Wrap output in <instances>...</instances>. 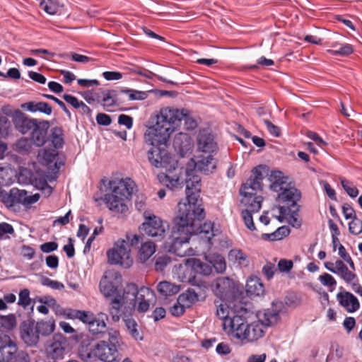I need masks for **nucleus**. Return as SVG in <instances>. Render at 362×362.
<instances>
[{
    "label": "nucleus",
    "mask_w": 362,
    "mask_h": 362,
    "mask_svg": "<svg viewBox=\"0 0 362 362\" xmlns=\"http://www.w3.org/2000/svg\"><path fill=\"white\" fill-rule=\"evenodd\" d=\"M40 283L45 286H47L55 290H61L64 288V286L62 283L55 280H52L49 278L45 276H42L40 278Z\"/></svg>",
    "instance_id": "nucleus-54"
},
{
    "label": "nucleus",
    "mask_w": 362,
    "mask_h": 362,
    "mask_svg": "<svg viewBox=\"0 0 362 362\" xmlns=\"http://www.w3.org/2000/svg\"><path fill=\"white\" fill-rule=\"evenodd\" d=\"M66 340L61 334L54 335L47 342L46 351L47 356L53 360L62 359L66 348Z\"/></svg>",
    "instance_id": "nucleus-15"
},
{
    "label": "nucleus",
    "mask_w": 362,
    "mask_h": 362,
    "mask_svg": "<svg viewBox=\"0 0 362 362\" xmlns=\"http://www.w3.org/2000/svg\"><path fill=\"white\" fill-rule=\"evenodd\" d=\"M349 230L354 235H359L362 233V221L356 217L349 223Z\"/></svg>",
    "instance_id": "nucleus-55"
},
{
    "label": "nucleus",
    "mask_w": 362,
    "mask_h": 362,
    "mask_svg": "<svg viewBox=\"0 0 362 362\" xmlns=\"http://www.w3.org/2000/svg\"><path fill=\"white\" fill-rule=\"evenodd\" d=\"M32 143L29 138H21L16 143V149L19 153L28 152L31 148Z\"/></svg>",
    "instance_id": "nucleus-53"
},
{
    "label": "nucleus",
    "mask_w": 362,
    "mask_h": 362,
    "mask_svg": "<svg viewBox=\"0 0 362 362\" xmlns=\"http://www.w3.org/2000/svg\"><path fill=\"white\" fill-rule=\"evenodd\" d=\"M337 300L348 313H354L360 308L358 298L350 292L339 293L337 295Z\"/></svg>",
    "instance_id": "nucleus-20"
},
{
    "label": "nucleus",
    "mask_w": 362,
    "mask_h": 362,
    "mask_svg": "<svg viewBox=\"0 0 362 362\" xmlns=\"http://www.w3.org/2000/svg\"><path fill=\"white\" fill-rule=\"evenodd\" d=\"M159 179L162 181L165 182L166 186L168 188L173 189L174 187H176L179 185V177H170L169 175H160L158 176Z\"/></svg>",
    "instance_id": "nucleus-59"
},
{
    "label": "nucleus",
    "mask_w": 362,
    "mask_h": 362,
    "mask_svg": "<svg viewBox=\"0 0 362 362\" xmlns=\"http://www.w3.org/2000/svg\"><path fill=\"white\" fill-rule=\"evenodd\" d=\"M50 139L55 148H62L64 143L62 129L59 127L52 128Z\"/></svg>",
    "instance_id": "nucleus-47"
},
{
    "label": "nucleus",
    "mask_w": 362,
    "mask_h": 362,
    "mask_svg": "<svg viewBox=\"0 0 362 362\" xmlns=\"http://www.w3.org/2000/svg\"><path fill=\"white\" fill-rule=\"evenodd\" d=\"M293 262L285 259H280L278 263V268L280 272H288L293 268Z\"/></svg>",
    "instance_id": "nucleus-63"
},
{
    "label": "nucleus",
    "mask_w": 362,
    "mask_h": 362,
    "mask_svg": "<svg viewBox=\"0 0 362 362\" xmlns=\"http://www.w3.org/2000/svg\"><path fill=\"white\" fill-rule=\"evenodd\" d=\"M108 342L100 341L95 344L96 359L104 362H119L118 349L122 343L119 332L111 329L108 331Z\"/></svg>",
    "instance_id": "nucleus-7"
},
{
    "label": "nucleus",
    "mask_w": 362,
    "mask_h": 362,
    "mask_svg": "<svg viewBox=\"0 0 362 362\" xmlns=\"http://www.w3.org/2000/svg\"><path fill=\"white\" fill-rule=\"evenodd\" d=\"M198 150L204 153L212 154L216 150L214 135L209 129H200L197 136Z\"/></svg>",
    "instance_id": "nucleus-16"
},
{
    "label": "nucleus",
    "mask_w": 362,
    "mask_h": 362,
    "mask_svg": "<svg viewBox=\"0 0 362 362\" xmlns=\"http://www.w3.org/2000/svg\"><path fill=\"white\" fill-rule=\"evenodd\" d=\"M246 291L250 296H259L264 294V288L258 278H250L247 281Z\"/></svg>",
    "instance_id": "nucleus-32"
},
{
    "label": "nucleus",
    "mask_w": 362,
    "mask_h": 362,
    "mask_svg": "<svg viewBox=\"0 0 362 362\" xmlns=\"http://www.w3.org/2000/svg\"><path fill=\"white\" fill-rule=\"evenodd\" d=\"M157 290L161 296L168 297L177 294L180 286L168 281H161L158 284Z\"/></svg>",
    "instance_id": "nucleus-36"
},
{
    "label": "nucleus",
    "mask_w": 362,
    "mask_h": 362,
    "mask_svg": "<svg viewBox=\"0 0 362 362\" xmlns=\"http://www.w3.org/2000/svg\"><path fill=\"white\" fill-rule=\"evenodd\" d=\"M11 362H30V356L23 351H18Z\"/></svg>",
    "instance_id": "nucleus-64"
},
{
    "label": "nucleus",
    "mask_w": 362,
    "mask_h": 362,
    "mask_svg": "<svg viewBox=\"0 0 362 362\" xmlns=\"http://www.w3.org/2000/svg\"><path fill=\"white\" fill-rule=\"evenodd\" d=\"M17 321L15 315H1V328L11 331L15 329Z\"/></svg>",
    "instance_id": "nucleus-50"
},
{
    "label": "nucleus",
    "mask_w": 362,
    "mask_h": 362,
    "mask_svg": "<svg viewBox=\"0 0 362 362\" xmlns=\"http://www.w3.org/2000/svg\"><path fill=\"white\" fill-rule=\"evenodd\" d=\"M15 191H18V189L13 188L10 190L9 193L1 190V202H3L7 208H11L20 204L18 193H16Z\"/></svg>",
    "instance_id": "nucleus-39"
},
{
    "label": "nucleus",
    "mask_w": 362,
    "mask_h": 362,
    "mask_svg": "<svg viewBox=\"0 0 362 362\" xmlns=\"http://www.w3.org/2000/svg\"><path fill=\"white\" fill-rule=\"evenodd\" d=\"M216 306V316L222 320V326L223 331L229 335L235 326V320L240 319L242 315L236 313L234 310L227 305L226 303L221 300L215 301Z\"/></svg>",
    "instance_id": "nucleus-13"
},
{
    "label": "nucleus",
    "mask_w": 362,
    "mask_h": 362,
    "mask_svg": "<svg viewBox=\"0 0 362 362\" xmlns=\"http://www.w3.org/2000/svg\"><path fill=\"white\" fill-rule=\"evenodd\" d=\"M173 147L182 157H184L192 151L193 147L192 141L189 134L180 132L174 137Z\"/></svg>",
    "instance_id": "nucleus-19"
},
{
    "label": "nucleus",
    "mask_w": 362,
    "mask_h": 362,
    "mask_svg": "<svg viewBox=\"0 0 362 362\" xmlns=\"http://www.w3.org/2000/svg\"><path fill=\"white\" fill-rule=\"evenodd\" d=\"M334 274L338 275L347 284L352 283L356 279V274L349 271L346 265L341 269L335 271Z\"/></svg>",
    "instance_id": "nucleus-51"
},
{
    "label": "nucleus",
    "mask_w": 362,
    "mask_h": 362,
    "mask_svg": "<svg viewBox=\"0 0 362 362\" xmlns=\"http://www.w3.org/2000/svg\"><path fill=\"white\" fill-rule=\"evenodd\" d=\"M118 123L120 125L125 126L128 129H130L133 126V118L129 115L122 114L118 117Z\"/></svg>",
    "instance_id": "nucleus-62"
},
{
    "label": "nucleus",
    "mask_w": 362,
    "mask_h": 362,
    "mask_svg": "<svg viewBox=\"0 0 362 362\" xmlns=\"http://www.w3.org/2000/svg\"><path fill=\"white\" fill-rule=\"evenodd\" d=\"M40 5L47 13L49 15L56 14L59 10L58 0H39Z\"/></svg>",
    "instance_id": "nucleus-45"
},
{
    "label": "nucleus",
    "mask_w": 362,
    "mask_h": 362,
    "mask_svg": "<svg viewBox=\"0 0 362 362\" xmlns=\"http://www.w3.org/2000/svg\"><path fill=\"white\" fill-rule=\"evenodd\" d=\"M242 216L246 227L250 230H255V226L253 221L252 212L243 210Z\"/></svg>",
    "instance_id": "nucleus-58"
},
{
    "label": "nucleus",
    "mask_w": 362,
    "mask_h": 362,
    "mask_svg": "<svg viewBox=\"0 0 362 362\" xmlns=\"http://www.w3.org/2000/svg\"><path fill=\"white\" fill-rule=\"evenodd\" d=\"M108 262L110 264H119L124 268H129L133 263L127 241L118 240L112 248L107 252Z\"/></svg>",
    "instance_id": "nucleus-9"
},
{
    "label": "nucleus",
    "mask_w": 362,
    "mask_h": 362,
    "mask_svg": "<svg viewBox=\"0 0 362 362\" xmlns=\"http://www.w3.org/2000/svg\"><path fill=\"white\" fill-rule=\"evenodd\" d=\"M205 260L212 265L216 273L223 274L226 269L224 257L218 253H209L205 255Z\"/></svg>",
    "instance_id": "nucleus-28"
},
{
    "label": "nucleus",
    "mask_w": 362,
    "mask_h": 362,
    "mask_svg": "<svg viewBox=\"0 0 362 362\" xmlns=\"http://www.w3.org/2000/svg\"><path fill=\"white\" fill-rule=\"evenodd\" d=\"M144 141L151 146L148 151V159L150 163L156 168H167L171 159L167 149L168 141H160L159 139L153 138L152 141H149L144 137Z\"/></svg>",
    "instance_id": "nucleus-8"
},
{
    "label": "nucleus",
    "mask_w": 362,
    "mask_h": 362,
    "mask_svg": "<svg viewBox=\"0 0 362 362\" xmlns=\"http://www.w3.org/2000/svg\"><path fill=\"white\" fill-rule=\"evenodd\" d=\"M97 101L107 111H111L110 107L116 104V93L112 90H104L96 93Z\"/></svg>",
    "instance_id": "nucleus-25"
},
{
    "label": "nucleus",
    "mask_w": 362,
    "mask_h": 362,
    "mask_svg": "<svg viewBox=\"0 0 362 362\" xmlns=\"http://www.w3.org/2000/svg\"><path fill=\"white\" fill-rule=\"evenodd\" d=\"M79 357L84 361H93L96 359L95 344L83 341L78 349Z\"/></svg>",
    "instance_id": "nucleus-31"
},
{
    "label": "nucleus",
    "mask_w": 362,
    "mask_h": 362,
    "mask_svg": "<svg viewBox=\"0 0 362 362\" xmlns=\"http://www.w3.org/2000/svg\"><path fill=\"white\" fill-rule=\"evenodd\" d=\"M156 252V246L153 243L148 241L141 244L138 257L141 262H145L148 259Z\"/></svg>",
    "instance_id": "nucleus-38"
},
{
    "label": "nucleus",
    "mask_w": 362,
    "mask_h": 362,
    "mask_svg": "<svg viewBox=\"0 0 362 362\" xmlns=\"http://www.w3.org/2000/svg\"><path fill=\"white\" fill-rule=\"evenodd\" d=\"M178 112H182L183 115L182 117H178L179 127L180 126L182 121H184L185 127L187 130H192L197 127V123L191 116V112L189 110L185 108L178 109Z\"/></svg>",
    "instance_id": "nucleus-42"
},
{
    "label": "nucleus",
    "mask_w": 362,
    "mask_h": 362,
    "mask_svg": "<svg viewBox=\"0 0 362 362\" xmlns=\"http://www.w3.org/2000/svg\"><path fill=\"white\" fill-rule=\"evenodd\" d=\"M185 266L195 273L209 276L212 273V267L197 258H188L185 260Z\"/></svg>",
    "instance_id": "nucleus-27"
},
{
    "label": "nucleus",
    "mask_w": 362,
    "mask_h": 362,
    "mask_svg": "<svg viewBox=\"0 0 362 362\" xmlns=\"http://www.w3.org/2000/svg\"><path fill=\"white\" fill-rule=\"evenodd\" d=\"M182 302L179 301V298L175 303L170 308V313L174 316H180L185 311V305H182Z\"/></svg>",
    "instance_id": "nucleus-60"
},
{
    "label": "nucleus",
    "mask_w": 362,
    "mask_h": 362,
    "mask_svg": "<svg viewBox=\"0 0 362 362\" xmlns=\"http://www.w3.org/2000/svg\"><path fill=\"white\" fill-rule=\"evenodd\" d=\"M218 233V229H214V223L207 222L201 226L199 235L202 240L207 241L211 245V239Z\"/></svg>",
    "instance_id": "nucleus-33"
},
{
    "label": "nucleus",
    "mask_w": 362,
    "mask_h": 362,
    "mask_svg": "<svg viewBox=\"0 0 362 362\" xmlns=\"http://www.w3.org/2000/svg\"><path fill=\"white\" fill-rule=\"evenodd\" d=\"M121 93L127 95L129 100H144L148 97V93L146 91L132 88L122 89Z\"/></svg>",
    "instance_id": "nucleus-48"
},
{
    "label": "nucleus",
    "mask_w": 362,
    "mask_h": 362,
    "mask_svg": "<svg viewBox=\"0 0 362 362\" xmlns=\"http://www.w3.org/2000/svg\"><path fill=\"white\" fill-rule=\"evenodd\" d=\"M110 192L104 195L103 201L108 209L116 214L128 211L126 201L130 199L136 189V184L129 177L110 180Z\"/></svg>",
    "instance_id": "nucleus-4"
},
{
    "label": "nucleus",
    "mask_w": 362,
    "mask_h": 362,
    "mask_svg": "<svg viewBox=\"0 0 362 362\" xmlns=\"http://www.w3.org/2000/svg\"><path fill=\"white\" fill-rule=\"evenodd\" d=\"M110 308L109 309L110 315L114 322H118L121 316V310L123 305H128L127 297H120L117 296L116 298H113L110 302Z\"/></svg>",
    "instance_id": "nucleus-26"
},
{
    "label": "nucleus",
    "mask_w": 362,
    "mask_h": 362,
    "mask_svg": "<svg viewBox=\"0 0 362 362\" xmlns=\"http://www.w3.org/2000/svg\"><path fill=\"white\" fill-rule=\"evenodd\" d=\"M318 280L324 286L334 288L337 286L335 279L331 274L327 273L320 275Z\"/></svg>",
    "instance_id": "nucleus-56"
},
{
    "label": "nucleus",
    "mask_w": 362,
    "mask_h": 362,
    "mask_svg": "<svg viewBox=\"0 0 362 362\" xmlns=\"http://www.w3.org/2000/svg\"><path fill=\"white\" fill-rule=\"evenodd\" d=\"M252 177H250L241 187L243 188V192L247 194H250V192H259L262 190V181L264 178L261 170L258 168H255L252 170Z\"/></svg>",
    "instance_id": "nucleus-21"
},
{
    "label": "nucleus",
    "mask_w": 362,
    "mask_h": 362,
    "mask_svg": "<svg viewBox=\"0 0 362 362\" xmlns=\"http://www.w3.org/2000/svg\"><path fill=\"white\" fill-rule=\"evenodd\" d=\"M107 315L105 313H100L98 317H94L88 325V329L93 334H102L105 332Z\"/></svg>",
    "instance_id": "nucleus-30"
},
{
    "label": "nucleus",
    "mask_w": 362,
    "mask_h": 362,
    "mask_svg": "<svg viewBox=\"0 0 362 362\" xmlns=\"http://www.w3.org/2000/svg\"><path fill=\"white\" fill-rule=\"evenodd\" d=\"M179 301L182 302L189 307L198 300V295L193 288H188L185 293L179 296Z\"/></svg>",
    "instance_id": "nucleus-44"
},
{
    "label": "nucleus",
    "mask_w": 362,
    "mask_h": 362,
    "mask_svg": "<svg viewBox=\"0 0 362 362\" xmlns=\"http://www.w3.org/2000/svg\"><path fill=\"white\" fill-rule=\"evenodd\" d=\"M16 344L9 337H1V362H11L18 351Z\"/></svg>",
    "instance_id": "nucleus-23"
},
{
    "label": "nucleus",
    "mask_w": 362,
    "mask_h": 362,
    "mask_svg": "<svg viewBox=\"0 0 362 362\" xmlns=\"http://www.w3.org/2000/svg\"><path fill=\"white\" fill-rule=\"evenodd\" d=\"M1 112L10 115L15 129L22 134L29 133L33 128L36 127V119L29 118L25 114L19 110L8 111L6 107H1Z\"/></svg>",
    "instance_id": "nucleus-14"
},
{
    "label": "nucleus",
    "mask_w": 362,
    "mask_h": 362,
    "mask_svg": "<svg viewBox=\"0 0 362 362\" xmlns=\"http://www.w3.org/2000/svg\"><path fill=\"white\" fill-rule=\"evenodd\" d=\"M232 288L233 281L228 277H219L213 286V291L220 300H223L231 292Z\"/></svg>",
    "instance_id": "nucleus-22"
},
{
    "label": "nucleus",
    "mask_w": 362,
    "mask_h": 362,
    "mask_svg": "<svg viewBox=\"0 0 362 362\" xmlns=\"http://www.w3.org/2000/svg\"><path fill=\"white\" fill-rule=\"evenodd\" d=\"M270 189L277 193L276 205L271 209L272 216L279 222L286 221L293 228H298L302 225L299 218L300 206L298 202L301 199V192L288 182V177L279 170H272L269 178Z\"/></svg>",
    "instance_id": "nucleus-2"
},
{
    "label": "nucleus",
    "mask_w": 362,
    "mask_h": 362,
    "mask_svg": "<svg viewBox=\"0 0 362 362\" xmlns=\"http://www.w3.org/2000/svg\"><path fill=\"white\" fill-rule=\"evenodd\" d=\"M291 233L288 226H283L279 227L275 231L271 233H262V238L264 240L276 241L281 240L287 237Z\"/></svg>",
    "instance_id": "nucleus-34"
},
{
    "label": "nucleus",
    "mask_w": 362,
    "mask_h": 362,
    "mask_svg": "<svg viewBox=\"0 0 362 362\" xmlns=\"http://www.w3.org/2000/svg\"><path fill=\"white\" fill-rule=\"evenodd\" d=\"M35 327L39 335L47 336L54 332L55 325L53 320H48L35 323Z\"/></svg>",
    "instance_id": "nucleus-43"
},
{
    "label": "nucleus",
    "mask_w": 362,
    "mask_h": 362,
    "mask_svg": "<svg viewBox=\"0 0 362 362\" xmlns=\"http://www.w3.org/2000/svg\"><path fill=\"white\" fill-rule=\"evenodd\" d=\"M240 192L243 196L241 203L246 207L245 210L252 213H257L260 210L263 198L262 196L257 194L258 192H250V194H247L243 192V188L241 187Z\"/></svg>",
    "instance_id": "nucleus-18"
},
{
    "label": "nucleus",
    "mask_w": 362,
    "mask_h": 362,
    "mask_svg": "<svg viewBox=\"0 0 362 362\" xmlns=\"http://www.w3.org/2000/svg\"><path fill=\"white\" fill-rule=\"evenodd\" d=\"M170 262V258L167 255L161 256L157 258L155 263L157 271H163L164 268Z\"/></svg>",
    "instance_id": "nucleus-61"
},
{
    "label": "nucleus",
    "mask_w": 362,
    "mask_h": 362,
    "mask_svg": "<svg viewBox=\"0 0 362 362\" xmlns=\"http://www.w3.org/2000/svg\"><path fill=\"white\" fill-rule=\"evenodd\" d=\"M228 259L241 267H247L250 262L247 254L240 249L230 250L228 252Z\"/></svg>",
    "instance_id": "nucleus-35"
},
{
    "label": "nucleus",
    "mask_w": 362,
    "mask_h": 362,
    "mask_svg": "<svg viewBox=\"0 0 362 362\" xmlns=\"http://www.w3.org/2000/svg\"><path fill=\"white\" fill-rule=\"evenodd\" d=\"M31 133V137L29 139L34 143L37 146H42L45 143V132L40 127V122L36 121V127L33 128L30 132Z\"/></svg>",
    "instance_id": "nucleus-37"
},
{
    "label": "nucleus",
    "mask_w": 362,
    "mask_h": 362,
    "mask_svg": "<svg viewBox=\"0 0 362 362\" xmlns=\"http://www.w3.org/2000/svg\"><path fill=\"white\" fill-rule=\"evenodd\" d=\"M15 192L18 193V202L25 206H29L36 203L40 199L39 194H28V193L23 189H18V191Z\"/></svg>",
    "instance_id": "nucleus-41"
},
{
    "label": "nucleus",
    "mask_w": 362,
    "mask_h": 362,
    "mask_svg": "<svg viewBox=\"0 0 362 362\" xmlns=\"http://www.w3.org/2000/svg\"><path fill=\"white\" fill-rule=\"evenodd\" d=\"M30 291L25 288L20 291L18 304L26 308L30 304Z\"/></svg>",
    "instance_id": "nucleus-57"
},
{
    "label": "nucleus",
    "mask_w": 362,
    "mask_h": 362,
    "mask_svg": "<svg viewBox=\"0 0 362 362\" xmlns=\"http://www.w3.org/2000/svg\"><path fill=\"white\" fill-rule=\"evenodd\" d=\"M43 162L46 165L53 163L58 156V152L55 149H45L40 154Z\"/></svg>",
    "instance_id": "nucleus-52"
},
{
    "label": "nucleus",
    "mask_w": 362,
    "mask_h": 362,
    "mask_svg": "<svg viewBox=\"0 0 362 362\" xmlns=\"http://www.w3.org/2000/svg\"><path fill=\"white\" fill-rule=\"evenodd\" d=\"M122 276L117 272L111 275H105L101 279L99 287L105 298H116L117 296L125 297L126 287L122 288Z\"/></svg>",
    "instance_id": "nucleus-10"
},
{
    "label": "nucleus",
    "mask_w": 362,
    "mask_h": 362,
    "mask_svg": "<svg viewBox=\"0 0 362 362\" xmlns=\"http://www.w3.org/2000/svg\"><path fill=\"white\" fill-rule=\"evenodd\" d=\"M144 221L141 229L148 236L162 239L169 226L153 214H144Z\"/></svg>",
    "instance_id": "nucleus-11"
},
{
    "label": "nucleus",
    "mask_w": 362,
    "mask_h": 362,
    "mask_svg": "<svg viewBox=\"0 0 362 362\" xmlns=\"http://www.w3.org/2000/svg\"><path fill=\"white\" fill-rule=\"evenodd\" d=\"M235 326L229 334L243 343L253 342L262 338L264 334V327L258 320L248 323L243 315L235 320Z\"/></svg>",
    "instance_id": "nucleus-5"
},
{
    "label": "nucleus",
    "mask_w": 362,
    "mask_h": 362,
    "mask_svg": "<svg viewBox=\"0 0 362 362\" xmlns=\"http://www.w3.org/2000/svg\"><path fill=\"white\" fill-rule=\"evenodd\" d=\"M206 154V156H197L195 158L191 159L192 165L194 167V169H189V167H187L185 177L186 185L188 177L197 176L200 179L199 184L201 187V178L198 175H197L196 170L204 174H209L216 168V165L213 162V155L209 153ZM185 192L187 193V189H185Z\"/></svg>",
    "instance_id": "nucleus-12"
},
{
    "label": "nucleus",
    "mask_w": 362,
    "mask_h": 362,
    "mask_svg": "<svg viewBox=\"0 0 362 362\" xmlns=\"http://www.w3.org/2000/svg\"><path fill=\"white\" fill-rule=\"evenodd\" d=\"M258 321L262 323V326H272L276 325L280 319L279 311L274 308L265 310L263 313L257 314Z\"/></svg>",
    "instance_id": "nucleus-24"
},
{
    "label": "nucleus",
    "mask_w": 362,
    "mask_h": 362,
    "mask_svg": "<svg viewBox=\"0 0 362 362\" xmlns=\"http://www.w3.org/2000/svg\"><path fill=\"white\" fill-rule=\"evenodd\" d=\"M340 183L344 190L347 193V194L350 197L355 198L358 195V189L349 180L345 179L344 177H340Z\"/></svg>",
    "instance_id": "nucleus-49"
},
{
    "label": "nucleus",
    "mask_w": 362,
    "mask_h": 362,
    "mask_svg": "<svg viewBox=\"0 0 362 362\" xmlns=\"http://www.w3.org/2000/svg\"><path fill=\"white\" fill-rule=\"evenodd\" d=\"M124 322L125 326L130 334L136 340H142L143 337L140 335L139 332L137 329L138 325L134 319L129 317H125L124 318Z\"/></svg>",
    "instance_id": "nucleus-46"
},
{
    "label": "nucleus",
    "mask_w": 362,
    "mask_h": 362,
    "mask_svg": "<svg viewBox=\"0 0 362 362\" xmlns=\"http://www.w3.org/2000/svg\"><path fill=\"white\" fill-rule=\"evenodd\" d=\"M20 335L23 342L28 346H35L40 339L39 334L35 327V322L23 321L20 327Z\"/></svg>",
    "instance_id": "nucleus-17"
},
{
    "label": "nucleus",
    "mask_w": 362,
    "mask_h": 362,
    "mask_svg": "<svg viewBox=\"0 0 362 362\" xmlns=\"http://www.w3.org/2000/svg\"><path fill=\"white\" fill-rule=\"evenodd\" d=\"M182 115V112H178L177 108H161L151 117L152 125L146 129L144 137L149 141H151L153 138L168 141L170 134L179 127L178 117Z\"/></svg>",
    "instance_id": "nucleus-3"
},
{
    "label": "nucleus",
    "mask_w": 362,
    "mask_h": 362,
    "mask_svg": "<svg viewBox=\"0 0 362 362\" xmlns=\"http://www.w3.org/2000/svg\"><path fill=\"white\" fill-rule=\"evenodd\" d=\"M332 47L334 49H328L327 52L332 55H339V56H348L353 53L354 48L350 44H340L338 42H335L332 44Z\"/></svg>",
    "instance_id": "nucleus-40"
},
{
    "label": "nucleus",
    "mask_w": 362,
    "mask_h": 362,
    "mask_svg": "<svg viewBox=\"0 0 362 362\" xmlns=\"http://www.w3.org/2000/svg\"><path fill=\"white\" fill-rule=\"evenodd\" d=\"M21 107L30 112H40L47 115H50L52 112V106L45 102H28L23 104Z\"/></svg>",
    "instance_id": "nucleus-29"
},
{
    "label": "nucleus",
    "mask_w": 362,
    "mask_h": 362,
    "mask_svg": "<svg viewBox=\"0 0 362 362\" xmlns=\"http://www.w3.org/2000/svg\"><path fill=\"white\" fill-rule=\"evenodd\" d=\"M200 179L189 176L187 179V199L178 203L179 215L174 218V226L169 238L168 251L177 252V248L187 247L195 221L204 218L200 204Z\"/></svg>",
    "instance_id": "nucleus-1"
},
{
    "label": "nucleus",
    "mask_w": 362,
    "mask_h": 362,
    "mask_svg": "<svg viewBox=\"0 0 362 362\" xmlns=\"http://www.w3.org/2000/svg\"><path fill=\"white\" fill-rule=\"evenodd\" d=\"M126 297L129 307L136 308L139 313H144L149 310L151 303L155 298V293L148 287L138 288L135 284H129L126 286Z\"/></svg>",
    "instance_id": "nucleus-6"
}]
</instances>
